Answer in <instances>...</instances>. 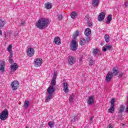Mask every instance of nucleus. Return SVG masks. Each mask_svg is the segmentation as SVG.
Listing matches in <instances>:
<instances>
[{
  "label": "nucleus",
  "instance_id": "obj_1",
  "mask_svg": "<svg viewBox=\"0 0 128 128\" xmlns=\"http://www.w3.org/2000/svg\"><path fill=\"white\" fill-rule=\"evenodd\" d=\"M50 20L46 18H41L36 22V26L40 30H44L48 26Z\"/></svg>",
  "mask_w": 128,
  "mask_h": 128
},
{
  "label": "nucleus",
  "instance_id": "obj_2",
  "mask_svg": "<svg viewBox=\"0 0 128 128\" xmlns=\"http://www.w3.org/2000/svg\"><path fill=\"white\" fill-rule=\"evenodd\" d=\"M76 37H74L72 40L71 44L70 46V50H73V52H76V50H78V42H76Z\"/></svg>",
  "mask_w": 128,
  "mask_h": 128
},
{
  "label": "nucleus",
  "instance_id": "obj_3",
  "mask_svg": "<svg viewBox=\"0 0 128 128\" xmlns=\"http://www.w3.org/2000/svg\"><path fill=\"white\" fill-rule=\"evenodd\" d=\"M8 118V110L5 109L0 114V119L2 120H6Z\"/></svg>",
  "mask_w": 128,
  "mask_h": 128
},
{
  "label": "nucleus",
  "instance_id": "obj_4",
  "mask_svg": "<svg viewBox=\"0 0 128 128\" xmlns=\"http://www.w3.org/2000/svg\"><path fill=\"white\" fill-rule=\"evenodd\" d=\"M42 64V58H36L34 60V66L38 68V66H40Z\"/></svg>",
  "mask_w": 128,
  "mask_h": 128
},
{
  "label": "nucleus",
  "instance_id": "obj_5",
  "mask_svg": "<svg viewBox=\"0 0 128 128\" xmlns=\"http://www.w3.org/2000/svg\"><path fill=\"white\" fill-rule=\"evenodd\" d=\"M20 86V83L16 80H14L11 84V88L13 90H18V88Z\"/></svg>",
  "mask_w": 128,
  "mask_h": 128
},
{
  "label": "nucleus",
  "instance_id": "obj_6",
  "mask_svg": "<svg viewBox=\"0 0 128 128\" xmlns=\"http://www.w3.org/2000/svg\"><path fill=\"white\" fill-rule=\"evenodd\" d=\"M76 58L72 56H69L68 58V63L70 66H72L74 64H76Z\"/></svg>",
  "mask_w": 128,
  "mask_h": 128
},
{
  "label": "nucleus",
  "instance_id": "obj_7",
  "mask_svg": "<svg viewBox=\"0 0 128 128\" xmlns=\"http://www.w3.org/2000/svg\"><path fill=\"white\" fill-rule=\"evenodd\" d=\"M96 100V98L94 96H89L88 100H87V104H89V106H92V104H94V100Z\"/></svg>",
  "mask_w": 128,
  "mask_h": 128
},
{
  "label": "nucleus",
  "instance_id": "obj_8",
  "mask_svg": "<svg viewBox=\"0 0 128 128\" xmlns=\"http://www.w3.org/2000/svg\"><path fill=\"white\" fill-rule=\"evenodd\" d=\"M28 56L32 57L34 55V49L32 48H28L27 52Z\"/></svg>",
  "mask_w": 128,
  "mask_h": 128
},
{
  "label": "nucleus",
  "instance_id": "obj_9",
  "mask_svg": "<svg viewBox=\"0 0 128 128\" xmlns=\"http://www.w3.org/2000/svg\"><path fill=\"white\" fill-rule=\"evenodd\" d=\"M104 18H106V13L102 12L98 16V20H99V22H102L104 20Z\"/></svg>",
  "mask_w": 128,
  "mask_h": 128
},
{
  "label": "nucleus",
  "instance_id": "obj_10",
  "mask_svg": "<svg viewBox=\"0 0 128 128\" xmlns=\"http://www.w3.org/2000/svg\"><path fill=\"white\" fill-rule=\"evenodd\" d=\"M68 82H64L63 84V90H64V92H66V94H68V91L70 90H68Z\"/></svg>",
  "mask_w": 128,
  "mask_h": 128
},
{
  "label": "nucleus",
  "instance_id": "obj_11",
  "mask_svg": "<svg viewBox=\"0 0 128 128\" xmlns=\"http://www.w3.org/2000/svg\"><path fill=\"white\" fill-rule=\"evenodd\" d=\"M4 66H6V62L4 61L0 62V70L1 72H4Z\"/></svg>",
  "mask_w": 128,
  "mask_h": 128
},
{
  "label": "nucleus",
  "instance_id": "obj_12",
  "mask_svg": "<svg viewBox=\"0 0 128 128\" xmlns=\"http://www.w3.org/2000/svg\"><path fill=\"white\" fill-rule=\"evenodd\" d=\"M118 72H120L118 69L116 67H114L112 70V72H110V74H112V76H118Z\"/></svg>",
  "mask_w": 128,
  "mask_h": 128
},
{
  "label": "nucleus",
  "instance_id": "obj_13",
  "mask_svg": "<svg viewBox=\"0 0 128 128\" xmlns=\"http://www.w3.org/2000/svg\"><path fill=\"white\" fill-rule=\"evenodd\" d=\"M18 68V64L16 63H14V64H12L10 66V68L12 72H16Z\"/></svg>",
  "mask_w": 128,
  "mask_h": 128
},
{
  "label": "nucleus",
  "instance_id": "obj_14",
  "mask_svg": "<svg viewBox=\"0 0 128 128\" xmlns=\"http://www.w3.org/2000/svg\"><path fill=\"white\" fill-rule=\"evenodd\" d=\"M112 74L108 72L106 76V82H110V80H112Z\"/></svg>",
  "mask_w": 128,
  "mask_h": 128
},
{
  "label": "nucleus",
  "instance_id": "obj_15",
  "mask_svg": "<svg viewBox=\"0 0 128 128\" xmlns=\"http://www.w3.org/2000/svg\"><path fill=\"white\" fill-rule=\"evenodd\" d=\"M4 24H6V22L2 20H0V28H4ZM0 34L2 36V32L0 30Z\"/></svg>",
  "mask_w": 128,
  "mask_h": 128
},
{
  "label": "nucleus",
  "instance_id": "obj_16",
  "mask_svg": "<svg viewBox=\"0 0 128 128\" xmlns=\"http://www.w3.org/2000/svg\"><path fill=\"white\" fill-rule=\"evenodd\" d=\"M54 42H55L56 44H58L59 46V44H60L62 42H60V38L58 36L54 38Z\"/></svg>",
  "mask_w": 128,
  "mask_h": 128
},
{
  "label": "nucleus",
  "instance_id": "obj_17",
  "mask_svg": "<svg viewBox=\"0 0 128 128\" xmlns=\"http://www.w3.org/2000/svg\"><path fill=\"white\" fill-rule=\"evenodd\" d=\"M47 92L48 94H52L53 96L54 92V88L50 86L47 89Z\"/></svg>",
  "mask_w": 128,
  "mask_h": 128
},
{
  "label": "nucleus",
  "instance_id": "obj_18",
  "mask_svg": "<svg viewBox=\"0 0 128 128\" xmlns=\"http://www.w3.org/2000/svg\"><path fill=\"white\" fill-rule=\"evenodd\" d=\"M112 48V46L109 44H106L102 48L103 52H106L108 50H110Z\"/></svg>",
  "mask_w": 128,
  "mask_h": 128
},
{
  "label": "nucleus",
  "instance_id": "obj_19",
  "mask_svg": "<svg viewBox=\"0 0 128 128\" xmlns=\"http://www.w3.org/2000/svg\"><path fill=\"white\" fill-rule=\"evenodd\" d=\"M100 53V52L99 50L97 48H95L93 50L92 54L94 56H98Z\"/></svg>",
  "mask_w": 128,
  "mask_h": 128
},
{
  "label": "nucleus",
  "instance_id": "obj_20",
  "mask_svg": "<svg viewBox=\"0 0 128 128\" xmlns=\"http://www.w3.org/2000/svg\"><path fill=\"white\" fill-rule=\"evenodd\" d=\"M90 34H92V30L90 28H87L84 32L85 36H88Z\"/></svg>",
  "mask_w": 128,
  "mask_h": 128
},
{
  "label": "nucleus",
  "instance_id": "obj_21",
  "mask_svg": "<svg viewBox=\"0 0 128 128\" xmlns=\"http://www.w3.org/2000/svg\"><path fill=\"white\" fill-rule=\"evenodd\" d=\"M52 94H49L46 98L45 100V102H50V100H52Z\"/></svg>",
  "mask_w": 128,
  "mask_h": 128
},
{
  "label": "nucleus",
  "instance_id": "obj_22",
  "mask_svg": "<svg viewBox=\"0 0 128 128\" xmlns=\"http://www.w3.org/2000/svg\"><path fill=\"white\" fill-rule=\"evenodd\" d=\"M98 4H100V1L98 0H92V4L94 8H98Z\"/></svg>",
  "mask_w": 128,
  "mask_h": 128
},
{
  "label": "nucleus",
  "instance_id": "obj_23",
  "mask_svg": "<svg viewBox=\"0 0 128 128\" xmlns=\"http://www.w3.org/2000/svg\"><path fill=\"white\" fill-rule=\"evenodd\" d=\"M86 39L84 38L80 39V46H84V44H86Z\"/></svg>",
  "mask_w": 128,
  "mask_h": 128
},
{
  "label": "nucleus",
  "instance_id": "obj_24",
  "mask_svg": "<svg viewBox=\"0 0 128 128\" xmlns=\"http://www.w3.org/2000/svg\"><path fill=\"white\" fill-rule=\"evenodd\" d=\"M78 115H75L74 116H72V117H71V122H76V120H78Z\"/></svg>",
  "mask_w": 128,
  "mask_h": 128
},
{
  "label": "nucleus",
  "instance_id": "obj_25",
  "mask_svg": "<svg viewBox=\"0 0 128 128\" xmlns=\"http://www.w3.org/2000/svg\"><path fill=\"white\" fill-rule=\"evenodd\" d=\"M70 16L72 18H78V14L76 12H73L71 14Z\"/></svg>",
  "mask_w": 128,
  "mask_h": 128
},
{
  "label": "nucleus",
  "instance_id": "obj_26",
  "mask_svg": "<svg viewBox=\"0 0 128 128\" xmlns=\"http://www.w3.org/2000/svg\"><path fill=\"white\" fill-rule=\"evenodd\" d=\"M104 38L105 40V42H110V35L106 34L104 36Z\"/></svg>",
  "mask_w": 128,
  "mask_h": 128
},
{
  "label": "nucleus",
  "instance_id": "obj_27",
  "mask_svg": "<svg viewBox=\"0 0 128 128\" xmlns=\"http://www.w3.org/2000/svg\"><path fill=\"white\" fill-rule=\"evenodd\" d=\"M108 112H110L111 114L114 112V106H110V108L108 109Z\"/></svg>",
  "mask_w": 128,
  "mask_h": 128
},
{
  "label": "nucleus",
  "instance_id": "obj_28",
  "mask_svg": "<svg viewBox=\"0 0 128 128\" xmlns=\"http://www.w3.org/2000/svg\"><path fill=\"white\" fill-rule=\"evenodd\" d=\"M28 106H30V101L28 100H26L24 106L25 108H28Z\"/></svg>",
  "mask_w": 128,
  "mask_h": 128
},
{
  "label": "nucleus",
  "instance_id": "obj_29",
  "mask_svg": "<svg viewBox=\"0 0 128 128\" xmlns=\"http://www.w3.org/2000/svg\"><path fill=\"white\" fill-rule=\"evenodd\" d=\"M45 8H47V10H50V8H52V4L50 3H46L45 4Z\"/></svg>",
  "mask_w": 128,
  "mask_h": 128
},
{
  "label": "nucleus",
  "instance_id": "obj_30",
  "mask_svg": "<svg viewBox=\"0 0 128 128\" xmlns=\"http://www.w3.org/2000/svg\"><path fill=\"white\" fill-rule=\"evenodd\" d=\"M48 126H50V128H54V122H48Z\"/></svg>",
  "mask_w": 128,
  "mask_h": 128
},
{
  "label": "nucleus",
  "instance_id": "obj_31",
  "mask_svg": "<svg viewBox=\"0 0 128 128\" xmlns=\"http://www.w3.org/2000/svg\"><path fill=\"white\" fill-rule=\"evenodd\" d=\"M112 16L110 15H108V18H107V22H106L108 24H110V22H112Z\"/></svg>",
  "mask_w": 128,
  "mask_h": 128
},
{
  "label": "nucleus",
  "instance_id": "obj_32",
  "mask_svg": "<svg viewBox=\"0 0 128 128\" xmlns=\"http://www.w3.org/2000/svg\"><path fill=\"white\" fill-rule=\"evenodd\" d=\"M124 110V106L122 105L120 107V110H118L119 112H122Z\"/></svg>",
  "mask_w": 128,
  "mask_h": 128
},
{
  "label": "nucleus",
  "instance_id": "obj_33",
  "mask_svg": "<svg viewBox=\"0 0 128 128\" xmlns=\"http://www.w3.org/2000/svg\"><path fill=\"white\" fill-rule=\"evenodd\" d=\"M116 102V100H114V98H112V99L111 101H110V104H111V106H114V102Z\"/></svg>",
  "mask_w": 128,
  "mask_h": 128
},
{
  "label": "nucleus",
  "instance_id": "obj_34",
  "mask_svg": "<svg viewBox=\"0 0 128 128\" xmlns=\"http://www.w3.org/2000/svg\"><path fill=\"white\" fill-rule=\"evenodd\" d=\"M55 86H56V82L52 81L51 83H50V87L54 88Z\"/></svg>",
  "mask_w": 128,
  "mask_h": 128
},
{
  "label": "nucleus",
  "instance_id": "obj_35",
  "mask_svg": "<svg viewBox=\"0 0 128 128\" xmlns=\"http://www.w3.org/2000/svg\"><path fill=\"white\" fill-rule=\"evenodd\" d=\"M12 48V45H9V46L8 47L7 50L9 52H11Z\"/></svg>",
  "mask_w": 128,
  "mask_h": 128
},
{
  "label": "nucleus",
  "instance_id": "obj_36",
  "mask_svg": "<svg viewBox=\"0 0 128 128\" xmlns=\"http://www.w3.org/2000/svg\"><path fill=\"white\" fill-rule=\"evenodd\" d=\"M58 18L59 20H62V14H58Z\"/></svg>",
  "mask_w": 128,
  "mask_h": 128
},
{
  "label": "nucleus",
  "instance_id": "obj_37",
  "mask_svg": "<svg viewBox=\"0 0 128 128\" xmlns=\"http://www.w3.org/2000/svg\"><path fill=\"white\" fill-rule=\"evenodd\" d=\"M69 100L70 102H72V100H74V96H70Z\"/></svg>",
  "mask_w": 128,
  "mask_h": 128
},
{
  "label": "nucleus",
  "instance_id": "obj_38",
  "mask_svg": "<svg viewBox=\"0 0 128 128\" xmlns=\"http://www.w3.org/2000/svg\"><path fill=\"white\" fill-rule=\"evenodd\" d=\"M80 34V32L78 30L76 31L75 32V35L74 36V38H76L78 36V34Z\"/></svg>",
  "mask_w": 128,
  "mask_h": 128
},
{
  "label": "nucleus",
  "instance_id": "obj_39",
  "mask_svg": "<svg viewBox=\"0 0 128 128\" xmlns=\"http://www.w3.org/2000/svg\"><path fill=\"white\" fill-rule=\"evenodd\" d=\"M85 20H86L88 22H90V18L88 16H86L85 17Z\"/></svg>",
  "mask_w": 128,
  "mask_h": 128
},
{
  "label": "nucleus",
  "instance_id": "obj_40",
  "mask_svg": "<svg viewBox=\"0 0 128 128\" xmlns=\"http://www.w3.org/2000/svg\"><path fill=\"white\" fill-rule=\"evenodd\" d=\"M124 76V73H121L118 75V77L119 78H122Z\"/></svg>",
  "mask_w": 128,
  "mask_h": 128
},
{
  "label": "nucleus",
  "instance_id": "obj_41",
  "mask_svg": "<svg viewBox=\"0 0 128 128\" xmlns=\"http://www.w3.org/2000/svg\"><path fill=\"white\" fill-rule=\"evenodd\" d=\"M58 76V73L56 72H54L53 78H56V77Z\"/></svg>",
  "mask_w": 128,
  "mask_h": 128
},
{
  "label": "nucleus",
  "instance_id": "obj_42",
  "mask_svg": "<svg viewBox=\"0 0 128 128\" xmlns=\"http://www.w3.org/2000/svg\"><path fill=\"white\" fill-rule=\"evenodd\" d=\"M94 116H92L90 118V120H89V122L90 124H92V120H94Z\"/></svg>",
  "mask_w": 128,
  "mask_h": 128
},
{
  "label": "nucleus",
  "instance_id": "obj_43",
  "mask_svg": "<svg viewBox=\"0 0 128 128\" xmlns=\"http://www.w3.org/2000/svg\"><path fill=\"white\" fill-rule=\"evenodd\" d=\"M9 62L10 64H12L14 62V60H12V58H9Z\"/></svg>",
  "mask_w": 128,
  "mask_h": 128
},
{
  "label": "nucleus",
  "instance_id": "obj_44",
  "mask_svg": "<svg viewBox=\"0 0 128 128\" xmlns=\"http://www.w3.org/2000/svg\"><path fill=\"white\" fill-rule=\"evenodd\" d=\"M124 6L128 8V1L125 2L124 4Z\"/></svg>",
  "mask_w": 128,
  "mask_h": 128
},
{
  "label": "nucleus",
  "instance_id": "obj_45",
  "mask_svg": "<svg viewBox=\"0 0 128 128\" xmlns=\"http://www.w3.org/2000/svg\"><path fill=\"white\" fill-rule=\"evenodd\" d=\"M86 42H90V37L88 36L86 38Z\"/></svg>",
  "mask_w": 128,
  "mask_h": 128
},
{
  "label": "nucleus",
  "instance_id": "obj_46",
  "mask_svg": "<svg viewBox=\"0 0 128 128\" xmlns=\"http://www.w3.org/2000/svg\"><path fill=\"white\" fill-rule=\"evenodd\" d=\"M21 24H20V26H24V24L26 23V22H24V21H22L21 20Z\"/></svg>",
  "mask_w": 128,
  "mask_h": 128
},
{
  "label": "nucleus",
  "instance_id": "obj_47",
  "mask_svg": "<svg viewBox=\"0 0 128 128\" xmlns=\"http://www.w3.org/2000/svg\"><path fill=\"white\" fill-rule=\"evenodd\" d=\"M10 52V55L9 56V58H12V52Z\"/></svg>",
  "mask_w": 128,
  "mask_h": 128
},
{
  "label": "nucleus",
  "instance_id": "obj_48",
  "mask_svg": "<svg viewBox=\"0 0 128 128\" xmlns=\"http://www.w3.org/2000/svg\"><path fill=\"white\" fill-rule=\"evenodd\" d=\"M108 128H114V126H112V124H110L109 125Z\"/></svg>",
  "mask_w": 128,
  "mask_h": 128
},
{
  "label": "nucleus",
  "instance_id": "obj_49",
  "mask_svg": "<svg viewBox=\"0 0 128 128\" xmlns=\"http://www.w3.org/2000/svg\"><path fill=\"white\" fill-rule=\"evenodd\" d=\"M56 78L53 77L52 82H56Z\"/></svg>",
  "mask_w": 128,
  "mask_h": 128
},
{
  "label": "nucleus",
  "instance_id": "obj_50",
  "mask_svg": "<svg viewBox=\"0 0 128 128\" xmlns=\"http://www.w3.org/2000/svg\"><path fill=\"white\" fill-rule=\"evenodd\" d=\"M92 23H90L89 24V26H92Z\"/></svg>",
  "mask_w": 128,
  "mask_h": 128
}]
</instances>
